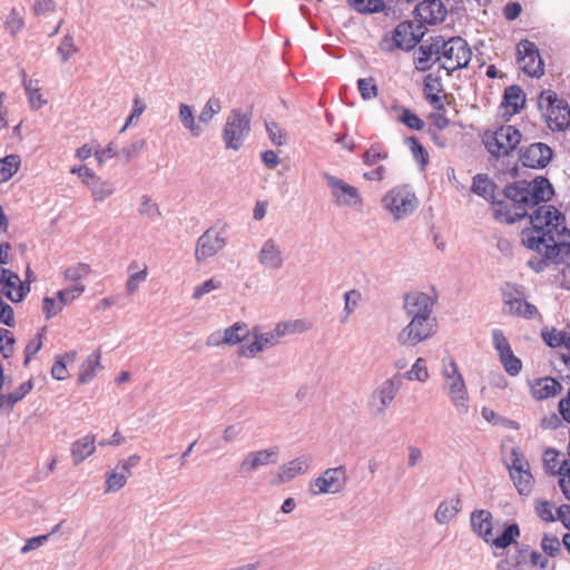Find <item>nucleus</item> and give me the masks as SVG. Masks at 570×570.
<instances>
[{"label": "nucleus", "mask_w": 570, "mask_h": 570, "mask_svg": "<svg viewBox=\"0 0 570 570\" xmlns=\"http://www.w3.org/2000/svg\"><path fill=\"white\" fill-rule=\"evenodd\" d=\"M77 51L78 48L75 46L72 36L66 35L58 47V52L61 56L62 61H68Z\"/></svg>", "instance_id": "13d9d810"}, {"label": "nucleus", "mask_w": 570, "mask_h": 570, "mask_svg": "<svg viewBox=\"0 0 570 570\" xmlns=\"http://www.w3.org/2000/svg\"><path fill=\"white\" fill-rule=\"evenodd\" d=\"M77 357L76 351L67 352L63 355L57 356L55 364L51 368V375L53 379L61 381L68 376L67 363H73Z\"/></svg>", "instance_id": "f704fd0d"}, {"label": "nucleus", "mask_w": 570, "mask_h": 570, "mask_svg": "<svg viewBox=\"0 0 570 570\" xmlns=\"http://www.w3.org/2000/svg\"><path fill=\"white\" fill-rule=\"evenodd\" d=\"M222 108L223 106L220 99L215 96L210 97L198 115V124L205 128L213 120V118L222 111Z\"/></svg>", "instance_id": "72a5a7b5"}, {"label": "nucleus", "mask_w": 570, "mask_h": 570, "mask_svg": "<svg viewBox=\"0 0 570 570\" xmlns=\"http://www.w3.org/2000/svg\"><path fill=\"white\" fill-rule=\"evenodd\" d=\"M498 186L485 174L473 177L471 190L473 194L490 202L493 208V217L505 224H513L529 216L553 196V187L550 181L538 176L534 179L519 180L507 185L502 190V198L497 193Z\"/></svg>", "instance_id": "f257e3e1"}, {"label": "nucleus", "mask_w": 570, "mask_h": 570, "mask_svg": "<svg viewBox=\"0 0 570 570\" xmlns=\"http://www.w3.org/2000/svg\"><path fill=\"white\" fill-rule=\"evenodd\" d=\"M562 390L559 381L551 376H544L531 385V394L535 400H546L557 395Z\"/></svg>", "instance_id": "a878e982"}, {"label": "nucleus", "mask_w": 570, "mask_h": 570, "mask_svg": "<svg viewBox=\"0 0 570 570\" xmlns=\"http://www.w3.org/2000/svg\"><path fill=\"white\" fill-rule=\"evenodd\" d=\"M6 29L11 33L16 35L19 32L23 27V20L19 16V13L13 9L7 17V20L4 22Z\"/></svg>", "instance_id": "774afa93"}, {"label": "nucleus", "mask_w": 570, "mask_h": 570, "mask_svg": "<svg viewBox=\"0 0 570 570\" xmlns=\"http://www.w3.org/2000/svg\"><path fill=\"white\" fill-rule=\"evenodd\" d=\"M313 466V456L308 453L302 454L278 468L279 483H286L297 475L307 473Z\"/></svg>", "instance_id": "6ab92c4d"}, {"label": "nucleus", "mask_w": 570, "mask_h": 570, "mask_svg": "<svg viewBox=\"0 0 570 570\" xmlns=\"http://www.w3.org/2000/svg\"><path fill=\"white\" fill-rule=\"evenodd\" d=\"M407 144L411 148V151H412L415 160L422 167H424L429 163V154L425 150V148L422 146V144L415 137L407 138Z\"/></svg>", "instance_id": "864d4df0"}, {"label": "nucleus", "mask_w": 570, "mask_h": 570, "mask_svg": "<svg viewBox=\"0 0 570 570\" xmlns=\"http://www.w3.org/2000/svg\"><path fill=\"white\" fill-rule=\"evenodd\" d=\"M423 35L422 26L415 24L413 21H403L393 30V46L384 49L392 50L393 48H400L411 50L420 42Z\"/></svg>", "instance_id": "f3484780"}, {"label": "nucleus", "mask_w": 570, "mask_h": 570, "mask_svg": "<svg viewBox=\"0 0 570 570\" xmlns=\"http://www.w3.org/2000/svg\"><path fill=\"white\" fill-rule=\"evenodd\" d=\"M510 474L519 472L529 468V462L525 460L519 448H513L511 451V464L508 465Z\"/></svg>", "instance_id": "bf43d9fd"}, {"label": "nucleus", "mask_w": 570, "mask_h": 570, "mask_svg": "<svg viewBox=\"0 0 570 570\" xmlns=\"http://www.w3.org/2000/svg\"><path fill=\"white\" fill-rule=\"evenodd\" d=\"M558 473L560 475L559 487L563 495L570 501V464L567 460L562 461Z\"/></svg>", "instance_id": "3c124183"}, {"label": "nucleus", "mask_w": 570, "mask_h": 570, "mask_svg": "<svg viewBox=\"0 0 570 570\" xmlns=\"http://www.w3.org/2000/svg\"><path fill=\"white\" fill-rule=\"evenodd\" d=\"M520 537V528L517 523L509 524L501 535L490 541L495 548L505 549Z\"/></svg>", "instance_id": "c9c22d12"}, {"label": "nucleus", "mask_w": 570, "mask_h": 570, "mask_svg": "<svg viewBox=\"0 0 570 570\" xmlns=\"http://www.w3.org/2000/svg\"><path fill=\"white\" fill-rule=\"evenodd\" d=\"M86 175L89 176L88 183L86 186L90 189L91 195L95 202H102L105 198L111 196L115 190V184L109 180H104L96 174H89L86 171Z\"/></svg>", "instance_id": "bb28decb"}, {"label": "nucleus", "mask_w": 570, "mask_h": 570, "mask_svg": "<svg viewBox=\"0 0 570 570\" xmlns=\"http://www.w3.org/2000/svg\"><path fill=\"white\" fill-rule=\"evenodd\" d=\"M248 328L245 323L237 322L224 331L225 344L235 345L248 336Z\"/></svg>", "instance_id": "e433bc0d"}, {"label": "nucleus", "mask_w": 570, "mask_h": 570, "mask_svg": "<svg viewBox=\"0 0 570 570\" xmlns=\"http://www.w3.org/2000/svg\"><path fill=\"white\" fill-rule=\"evenodd\" d=\"M327 186L331 188L333 203L338 207H347L361 210L363 200L358 189L341 178L331 174H324Z\"/></svg>", "instance_id": "9b49d317"}, {"label": "nucleus", "mask_w": 570, "mask_h": 570, "mask_svg": "<svg viewBox=\"0 0 570 570\" xmlns=\"http://www.w3.org/2000/svg\"><path fill=\"white\" fill-rule=\"evenodd\" d=\"M524 102L525 95L519 86L512 85L505 88L503 104L511 109L510 115L518 114L523 108Z\"/></svg>", "instance_id": "7c9ffc66"}, {"label": "nucleus", "mask_w": 570, "mask_h": 570, "mask_svg": "<svg viewBox=\"0 0 570 570\" xmlns=\"http://www.w3.org/2000/svg\"><path fill=\"white\" fill-rule=\"evenodd\" d=\"M257 258L268 269H279L284 263L281 246L273 238L264 242Z\"/></svg>", "instance_id": "b1692460"}, {"label": "nucleus", "mask_w": 570, "mask_h": 570, "mask_svg": "<svg viewBox=\"0 0 570 570\" xmlns=\"http://www.w3.org/2000/svg\"><path fill=\"white\" fill-rule=\"evenodd\" d=\"M279 448L271 446L258 451L248 452L238 465L242 475L250 474L261 468L275 464L278 460Z\"/></svg>", "instance_id": "dca6fc26"}, {"label": "nucleus", "mask_w": 570, "mask_h": 570, "mask_svg": "<svg viewBox=\"0 0 570 570\" xmlns=\"http://www.w3.org/2000/svg\"><path fill=\"white\" fill-rule=\"evenodd\" d=\"M382 204L393 216L394 220H400L410 216L415 210L417 198L407 186H397L384 195Z\"/></svg>", "instance_id": "6e6552de"}, {"label": "nucleus", "mask_w": 570, "mask_h": 570, "mask_svg": "<svg viewBox=\"0 0 570 570\" xmlns=\"http://www.w3.org/2000/svg\"><path fill=\"white\" fill-rule=\"evenodd\" d=\"M444 389L456 411L466 414L469 412V396L463 376H454L452 380L444 382Z\"/></svg>", "instance_id": "aec40b11"}, {"label": "nucleus", "mask_w": 570, "mask_h": 570, "mask_svg": "<svg viewBox=\"0 0 570 570\" xmlns=\"http://www.w3.org/2000/svg\"><path fill=\"white\" fill-rule=\"evenodd\" d=\"M127 474L120 472L117 468L106 476V492H116L125 487Z\"/></svg>", "instance_id": "c03bdc74"}, {"label": "nucleus", "mask_w": 570, "mask_h": 570, "mask_svg": "<svg viewBox=\"0 0 570 570\" xmlns=\"http://www.w3.org/2000/svg\"><path fill=\"white\" fill-rule=\"evenodd\" d=\"M85 291V286L80 284H75L68 288L60 289L57 292V298L59 301L60 306H66L71 303L76 297H78Z\"/></svg>", "instance_id": "49530a36"}, {"label": "nucleus", "mask_w": 570, "mask_h": 570, "mask_svg": "<svg viewBox=\"0 0 570 570\" xmlns=\"http://www.w3.org/2000/svg\"><path fill=\"white\" fill-rule=\"evenodd\" d=\"M227 244V239L223 230L208 228L204 232L196 243L195 259L200 263L213 257L220 252Z\"/></svg>", "instance_id": "2eb2a0df"}, {"label": "nucleus", "mask_w": 570, "mask_h": 570, "mask_svg": "<svg viewBox=\"0 0 570 570\" xmlns=\"http://www.w3.org/2000/svg\"><path fill=\"white\" fill-rule=\"evenodd\" d=\"M472 530L487 543L492 540V514L488 510H474L470 515Z\"/></svg>", "instance_id": "393cba45"}, {"label": "nucleus", "mask_w": 570, "mask_h": 570, "mask_svg": "<svg viewBox=\"0 0 570 570\" xmlns=\"http://www.w3.org/2000/svg\"><path fill=\"white\" fill-rule=\"evenodd\" d=\"M541 548L550 557H556L561 551V543L557 537L544 534L541 540Z\"/></svg>", "instance_id": "680f3d73"}, {"label": "nucleus", "mask_w": 570, "mask_h": 570, "mask_svg": "<svg viewBox=\"0 0 570 570\" xmlns=\"http://www.w3.org/2000/svg\"><path fill=\"white\" fill-rule=\"evenodd\" d=\"M14 336L6 328H0V352L8 358L13 352Z\"/></svg>", "instance_id": "4d7b16f0"}, {"label": "nucleus", "mask_w": 570, "mask_h": 570, "mask_svg": "<svg viewBox=\"0 0 570 570\" xmlns=\"http://www.w3.org/2000/svg\"><path fill=\"white\" fill-rule=\"evenodd\" d=\"M414 63L419 71H428L434 62L436 56H439V42L438 36L431 38V42L425 41L414 50Z\"/></svg>", "instance_id": "4be33fe9"}, {"label": "nucleus", "mask_w": 570, "mask_h": 570, "mask_svg": "<svg viewBox=\"0 0 570 570\" xmlns=\"http://www.w3.org/2000/svg\"><path fill=\"white\" fill-rule=\"evenodd\" d=\"M276 330L281 337L286 334L303 333L307 330V325L302 320H295L289 322H281L276 325Z\"/></svg>", "instance_id": "de8ad7c7"}, {"label": "nucleus", "mask_w": 570, "mask_h": 570, "mask_svg": "<svg viewBox=\"0 0 570 570\" xmlns=\"http://www.w3.org/2000/svg\"><path fill=\"white\" fill-rule=\"evenodd\" d=\"M415 12L421 21L436 24L445 19L446 10L441 0H423L415 7Z\"/></svg>", "instance_id": "5701e85b"}, {"label": "nucleus", "mask_w": 570, "mask_h": 570, "mask_svg": "<svg viewBox=\"0 0 570 570\" xmlns=\"http://www.w3.org/2000/svg\"><path fill=\"white\" fill-rule=\"evenodd\" d=\"M399 120L410 129L421 130L424 127V121L407 108H401Z\"/></svg>", "instance_id": "603ef678"}, {"label": "nucleus", "mask_w": 570, "mask_h": 570, "mask_svg": "<svg viewBox=\"0 0 570 570\" xmlns=\"http://www.w3.org/2000/svg\"><path fill=\"white\" fill-rule=\"evenodd\" d=\"M100 357L101 351L98 348L81 363L78 374L79 384L89 383L102 370Z\"/></svg>", "instance_id": "cd10ccee"}, {"label": "nucleus", "mask_w": 570, "mask_h": 570, "mask_svg": "<svg viewBox=\"0 0 570 570\" xmlns=\"http://www.w3.org/2000/svg\"><path fill=\"white\" fill-rule=\"evenodd\" d=\"M252 335L253 338H257L259 341L264 350L277 345L282 338L276 327L266 333H262L257 327H254Z\"/></svg>", "instance_id": "a19ab883"}, {"label": "nucleus", "mask_w": 570, "mask_h": 570, "mask_svg": "<svg viewBox=\"0 0 570 570\" xmlns=\"http://www.w3.org/2000/svg\"><path fill=\"white\" fill-rule=\"evenodd\" d=\"M387 158V153L382 150L379 146H372L363 155V161L366 166H374L381 160Z\"/></svg>", "instance_id": "e2e57ef3"}, {"label": "nucleus", "mask_w": 570, "mask_h": 570, "mask_svg": "<svg viewBox=\"0 0 570 570\" xmlns=\"http://www.w3.org/2000/svg\"><path fill=\"white\" fill-rule=\"evenodd\" d=\"M90 273V266L87 264H77L66 269L65 276L69 281H79Z\"/></svg>", "instance_id": "69168bd1"}, {"label": "nucleus", "mask_w": 570, "mask_h": 570, "mask_svg": "<svg viewBox=\"0 0 570 570\" xmlns=\"http://www.w3.org/2000/svg\"><path fill=\"white\" fill-rule=\"evenodd\" d=\"M538 108L552 131H566L570 126V107L564 99L548 89L538 97Z\"/></svg>", "instance_id": "20e7f679"}, {"label": "nucleus", "mask_w": 570, "mask_h": 570, "mask_svg": "<svg viewBox=\"0 0 570 570\" xmlns=\"http://www.w3.org/2000/svg\"><path fill=\"white\" fill-rule=\"evenodd\" d=\"M521 132L511 125H503L493 132H487L483 141L487 150L495 158L509 156L521 141Z\"/></svg>", "instance_id": "423d86ee"}, {"label": "nucleus", "mask_w": 570, "mask_h": 570, "mask_svg": "<svg viewBox=\"0 0 570 570\" xmlns=\"http://www.w3.org/2000/svg\"><path fill=\"white\" fill-rule=\"evenodd\" d=\"M409 324L397 334V342L413 347L432 337L436 332L435 317H409Z\"/></svg>", "instance_id": "1a4fd4ad"}, {"label": "nucleus", "mask_w": 570, "mask_h": 570, "mask_svg": "<svg viewBox=\"0 0 570 570\" xmlns=\"http://www.w3.org/2000/svg\"><path fill=\"white\" fill-rule=\"evenodd\" d=\"M146 109V105L145 102L139 98V97H135L134 99V106H132V110H131V114L128 116L124 127L120 129V132H125L126 129L135 121V120H138L139 117L142 115V112L145 111Z\"/></svg>", "instance_id": "0e129e2a"}, {"label": "nucleus", "mask_w": 570, "mask_h": 570, "mask_svg": "<svg viewBox=\"0 0 570 570\" xmlns=\"http://www.w3.org/2000/svg\"><path fill=\"white\" fill-rule=\"evenodd\" d=\"M96 451L95 436L86 435L71 444V456L76 465L85 461Z\"/></svg>", "instance_id": "c85d7f7f"}, {"label": "nucleus", "mask_w": 570, "mask_h": 570, "mask_svg": "<svg viewBox=\"0 0 570 570\" xmlns=\"http://www.w3.org/2000/svg\"><path fill=\"white\" fill-rule=\"evenodd\" d=\"M178 118L181 125L189 134L197 138L200 137L205 128L198 121H196L193 108L187 104H180L178 109Z\"/></svg>", "instance_id": "c756f323"}, {"label": "nucleus", "mask_w": 570, "mask_h": 570, "mask_svg": "<svg viewBox=\"0 0 570 570\" xmlns=\"http://www.w3.org/2000/svg\"><path fill=\"white\" fill-rule=\"evenodd\" d=\"M268 138L274 146H283L287 142V132L275 121L266 122Z\"/></svg>", "instance_id": "79ce46f5"}, {"label": "nucleus", "mask_w": 570, "mask_h": 570, "mask_svg": "<svg viewBox=\"0 0 570 570\" xmlns=\"http://www.w3.org/2000/svg\"><path fill=\"white\" fill-rule=\"evenodd\" d=\"M500 292L504 314L524 320H533L540 315L537 306L527 301L524 286L505 282Z\"/></svg>", "instance_id": "39448f33"}, {"label": "nucleus", "mask_w": 570, "mask_h": 570, "mask_svg": "<svg viewBox=\"0 0 570 570\" xmlns=\"http://www.w3.org/2000/svg\"><path fill=\"white\" fill-rule=\"evenodd\" d=\"M20 157L9 155L0 159V184L9 180L19 169Z\"/></svg>", "instance_id": "4c0bfd02"}, {"label": "nucleus", "mask_w": 570, "mask_h": 570, "mask_svg": "<svg viewBox=\"0 0 570 570\" xmlns=\"http://www.w3.org/2000/svg\"><path fill=\"white\" fill-rule=\"evenodd\" d=\"M492 343H493L494 348L499 353V357L512 352L508 338L504 336V334L500 330L492 331Z\"/></svg>", "instance_id": "6e6d98bb"}, {"label": "nucleus", "mask_w": 570, "mask_h": 570, "mask_svg": "<svg viewBox=\"0 0 570 570\" xmlns=\"http://www.w3.org/2000/svg\"><path fill=\"white\" fill-rule=\"evenodd\" d=\"M500 361L503 365L504 371L510 376H517L522 370V362L519 357H517L513 352H510L500 357Z\"/></svg>", "instance_id": "09e8293b"}, {"label": "nucleus", "mask_w": 570, "mask_h": 570, "mask_svg": "<svg viewBox=\"0 0 570 570\" xmlns=\"http://www.w3.org/2000/svg\"><path fill=\"white\" fill-rule=\"evenodd\" d=\"M438 42L439 56L434 60H439L440 67L446 70L448 73L469 66L472 51L466 40L461 37H452L449 40H444L443 37L438 36Z\"/></svg>", "instance_id": "7ed1b4c3"}, {"label": "nucleus", "mask_w": 570, "mask_h": 570, "mask_svg": "<svg viewBox=\"0 0 570 570\" xmlns=\"http://www.w3.org/2000/svg\"><path fill=\"white\" fill-rule=\"evenodd\" d=\"M517 55L524 73L534 78L543 75L544 63L534 42L521 40L517 46Z\"/></svg>", "instance_id": "ddd939ff"}, {"label": "nucleus", "mask_w": 570, "mask_h": 570, "mask_svg": "<svg viewBox=\"0 0 570 570\" xmlns=\"http://www.w3.org/2000/svg\"><path fill=\"white\" fill-rule=\"evenodd\" d=\"M250 132V116L233 109L226 118L222 138L227 149L238 150Z\"/></svg>", "instance_id": "0eeeda50"}, {"label": "nucleus", "mask_w": 570, "mask_h": 570, "mask_svg": "<svg viewBox=\"0 0 570 570\" xmlns=\"http://www.w3.org/2000/svg\"><path fill=\"white\" fill-rule=\"evenodd\" d=\"M510 476L521 495H528L531 492L533 478L529 468L519 472H512Z\"/></svg>", "instance_id": "58836bf2"}, {"label": "nucleus", "mask_w": 570, "mask_h": 570, "mask_svg": "<svg viewBox=\"0 0 570 570\" xmlns=\"http://www.w3.org/2000/svg\"><path fill=\"white\" fill-rule=\"evenodd\" d=\"M404 377L409 381L425 382L429 379L425 361L422 357H419L412 365L411 370L404 374Z\"/></svg>", "instance_id": "37998d69"}, {"label": "nucleus", "mask_w": 570, "mask_h": 570, "mask_svg": "<svg viewBox=\"0 0 570 570\" xmlns=\"http://www.w3.org/2000/svg\"><path fill=\"white\" fill-rule=\"evenodd\" d=\"M348 4L360 13H376L385 8L383 0H348Z\"/></svg>", "instance_id": "ea45409f"}, {"label": "nucleus", "mask_w": 570, "mask_h": 570, "mask_svg": "<svg viewBox=\"0 0 570 570\" xmlns=\"http://www.w3.org/2000/svg\"><path fill=\"white\" fill-rule=\"evenodd\" d=\"M357 88L364 100L372 99L377 95V86L373 78H361L357 80Z\"/></svg>", "instance_id": "5fc2aeb1"}, {"label": "nucleus", "mask_w": 570, "mask_h": 570, "mask_svg": "<svg viewBox=\"0 0 570 570\" xmlns=\"http://www.w3.org/2000/svg\"><path fill=\"white\" fill-rule=\"evenodd\" d=\"M461 510V500L459 498H453L449 501H442L435 513V521L440 524H446L450 522Z\"/></svg>", "instance_id": "2f4dec72"}, {"label": "nucleus", "mask_w": 570, "mask_h": 570, "mask_svg": "<svg viewBox=\"0 0 570 570\" xmlns=\"http://www.w3.org/2000/svg\"><path fill=\"white\" fill-rule=\"evenodd\" d=\"M542 338L550 347H566L570 352V327L563 330L551 328L542 332Z\"/></svg>", "instance_id": "473e14b6"}, {"label": "nucleus", "mask_w": 570, "mask_h": 570, "mask_svg": "<svg viewBox=\"0 0 570 570\" xmlns=\"http://www.w3.org/2000/svg\"><path fill=\"white\" fill-rule=\"evenodd\" d=\"M530 227L522 229L521 243L541 257L528 261V266L542 272L549 264L570 259V230L561 212L551 205L543 204L528 216Z\"/></svg>", "instance_id": "f03ea898"}, {"label": "nucleus", "mask_w": 570, "mask_h": 570, "mask_svg": "<svg viewBox=\"0 0 570 570\" xmlns=\"http://www.w3.org/2000/svg\"><path fill=\"white\" fill-rule=\"evenodd\" d=\"M534 510L538 517L546 522H553L557 520L552 512V505L547 500H538L535 501Z\"/></svg>", "instance_id": "052dcab7"}, {"label": "nucleus", "mask_w": 570, "mask_h": 570, "mask_svg": "<svg viewBox=\"0 0 570 570\" xmlns=\"http://www.w3.org/2000/svg\"><path fill=\"white\" fill-rule=\"evenodd\" d=\"M436 298L424 292L412 291L403 296V311L407 317H434Z\"/></svg>", "instance_id": "4468645a"}, {"label": "nucleus", "mask_w": 570, "mask_h": 570, "mask_svg": "<svg viewBox=\"0 0 570 570\" xmlns=\"http://www.w3.org/2000/svg\"><path fill=\"white\" fill-rule=\"evenodd\" d=\"M345 468L343 465L337 468L326 469L322 475L312 479L308 483V492L313 497L338 493L345 485Z\"/></svg>", "instance_id": "f8f14e48"}, {"label": "nucleus", "mask_w": 570, "mask_h": 570, "mask_svg": "<svg viewBox=\"0 0 570 570\" xmlns=\"http://www.w3.org/2000/svg\"><path fill=\"white\" fill-rule=\"evenodd\" d=\"M32 387L33 383L31 380L23 382L13 392L3 395V402L9 406H13L17 402L21 401L32 390Z\"/></svg>", "instance_id": "a18cd8bd"}, {"label": "nucleus", "mask_w": 570, "mask_h": 570, "mask_svg": "<svg viewBox=\"0 0 570 570\" xmlns=\"http://www.w3.org/2000/svg\"><path fill=\"white\" fill-rule=\"evenodd\" d=\"M403 383V376L395 374L383 381L368 399V407L373 415L382 416L393 403Z\"/></svg>", "instance_id": "9d476101"}, {"label": "nucleus", "mask_w": 570, "mask_h": 570, "mask_svg": "<svg viewBox=\"0 0 570 570\" xmlns=\"http://www.w3.org/2000/svg\"><path fill=\"white\" fill-rule=\"evenodd\" d=\"M3 287L7 288V298L13 303L21 302L30 291V285L23 283L19 275L11 269L0 268Z\"/></svg>", "instance_id": "412c9836"}, {"label": "nucleus", "mask_w": 570, "mask_h": 570, "mask_svg": "<svg viewBox=\"0 0 570 570\" xmlns=\"http://www.w3.org/2000/svg\"><path fill=\"white\" fill-rule=\"evenodd\" d=\"M139 213L150 220H155L160 216L158 205L147 195H144L140 199Z\"/></svg>", "instance_id": "8fccbe9b"}, {"label": "nucleus", "mask_w": 570, "mask_h": 570, "mask_svg": "<svg viewBox=\"0 0 570 570\" xmlns=\"http://www.w3.org/2000/svg\"><path fill=\"white\" fill-rule=\"evenodd\" d=\"M147 278V269L134 272L127 283H126V289L129 295L134 294L137 289L140 283L145 282Z\"/></svg>", "instance_id": "338daca9"}, {"label": "nucleus", "mask_w": 570, "mask_h": 570, "mask_svg": "<svg viewBox=\"0 0 570 570\" xmlns=\"http://www.w3.org/2000/svg\"><path fill=\"white\" fill-rule=\"evenodd\" d=\"M552 158V149L543 142H534L520 149V160L529 168H544Z\"/></svg>", "instance_id": "a211bd4d"}]
</instances>
